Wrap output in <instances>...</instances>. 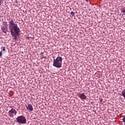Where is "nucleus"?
<instances>
[{
	"label": "nucleus",
	"instance_id": "ddd939ff",
	"mask_svg": "<svg viewBox=\"0 0 125 125\" xmlns=\"http://www.w3.org/2000/svg\"><path fill=\"white\" fill-rule=\"evenodd\" d=\"M100 104H101V103H102V102H103V99H100Z\"/></svg>",
	"mask_w": 125,
	"mask_h": 125
},
{
	"label": "nucleus",
	"instance_id": "423d86ee",
	"mask_svg": "<svg viewBox=\"0 0 125 125\" xmlns=\"http://www.w3.org/2000/svg\"><path fill=\"white\" fill-rule=\"evenodd\" d=\"M78 96L79 97V98H81L82 100H85L86 99V96L84 94V93H78Z\"/></svg>",
	"mask_w": 125,
	"mask_h": 125
},
{
	"label": "nucleus",
	"instance_id": "dca6fc26",
	"mask_svg": "<svg viewBox=\"0 0 125 125\" xmlns=\"http://www.w3.org/2000/svg\"><path fill=\"white\" fill-rule=\"evenodd\" d=\"M86 0V1H88V0Z\"/></svg>",
	"mask_w": 125,
	"mask_h": 125
},
{
	"label": "nucleus",
	"instance_id": "39448f33",
	"mask_svg": "<svg viewBox=\"0 0 125 125\" xmlns=\"http://www.w3.org/2000/svg\"><path fill=\"white\" fill-rule=\"evenodd\" d=\"M3 27H1V30L3 31V33L6 34L7 32V24L6 22H3Z\"/></svg>",
	"mask_w": 125,
	"mask_h": 125
},
{
	"label": "nucleus",
	"instance_id": "20e7f679",
	"mask_svg": "<svg viewBox=\"0 0 125 125\" xmlns=\"http://www.w3.org/2000/svg\"><path fill=\"white\" fill-rule=\"evenodd\" d=\"M8 114L10 118H14V116H16L17 111H16V110L12 108L9 111Z\"/></svg>",
	"mask_w": 125,
	"mask_h": 125
},
{
	"label": "nucleus",
	"instance_id": "2eb2a0df",
	"mask_svg": "<svg viewBox=\"0 0 125 125\" xmlns=\"http://www.w3.org/2000/svg\"><path fill=\"white\" fill-rule=\"evenodd\" d=\"M0 56H2V51L0 52Z\"/></svg>",
	"mask_w": 125,
	"mask_h": 125
},
{
	"label": "nucleus",
	"instance_id": "7ed1b4c3",
	"mask_svg": "<svg viewBox=\"0 0 125 125\" xmlns=\"http://www.w3.org/2000/svg\"><path fill=\"white\" fill-rule=\"evenodd\" d=\"M16 123L19 124L20 125H25L27 123V120L26 118L24 116H18L16 120Z\"/></svg>",
	"mask_w": 125,
	"mask_h": 125
},
{
	"label": "nucleus",
	"instance_id": "9b49d317",
	"mask_svg": "<svg viewBox=\"0 0 125 125\" xmlns=\"http://www.w3.org/2000/svg\"><path fill=\"white\" fill-rule=\"evenodd\" d=\"M70 14H71V16H75V12H71L70 13Z\"/></svg>",
	"mask_w": 125,
	"mask_h": 125
},
{
	"label": "nucleus",
	"instance_id": "f257e3e1",
	"mask_svg": "<svg viewBox=\"0 0 125 125\" xmlns=\"http://www.w3.org/2000/svg\"><path fill=\"white\" fill-rule=\"evenodd\" d=\"M9 28L11 32V35L14 38V40H17V36H19L21 31L18 27L17 24L14 23V21L10 19L9 21Z\"/></svg>",
	"mask_w": 125,
	"mask_h": 125
},
{
	"label": "nucleus",
	"instance_id": "f3484780",
	"mask_svg": "<svg viewBox=\"0 0 125 125\" xmlns=\"http://www.w3.org/2000/svg\"><path fill=\"white\" fill-rule=\"evenodd\" d=\"M124 125H125V124H124Z\"/></svg>",
	"mask_w": 125,
	"mask_h": 125
},
{
	"label": "nucleus",
	"instance_id": "1a4fd4ad",
	"mask_svg": "<svg viewBox=\"0 0 125 125\" xmlns=\"http://www.w3.org/2000/svg\"><path fill=\"white\" fill-rule=\"evenodd\" d=\"M122 96H123V97H124L125 99V89L122 92V94H121Z\"/></svg>",
	"mask_w": 125,
	"mask_h": 125
},
{
	"label": "nucleus",
	"instance_id": "f8f14e48",
	"mask_svg": "<svg viewBox=\"0 0 125 125\" xmlns=\"http://www.w3.org/2000/svg\"><path fill=\"white\" fill-rule=\"evenodd\" d=\"M3 3V0H0V6Z\"/></svg>",
	"mask_w": 125,
	"mask_h": 125
},
{
	"label": "nucleus",
	"instance_id": "9d476101",
	"mask_svg": "<svg viewBox=\"0 0 125 125\" xmlns=\"http://www.w3.org/2000/svg\"><path fill=\"white\" fill-rule=\"evenodd\" d=\"M1 49V50H3V51H5V47L4 46H2Z\"/></svg>",
	"mask_w": 125,
	"mask_h": 125
},
{
	"label": "nucleus",
	"instance_id": "0eeeda50",
	"mask_svg": "<svg viewBox=\"0 0 125 125\" xmlns=\"http://www.w3.org/2000/svg\"><path fill=\"white\" fill-rule=\"evenodd\" d=\"M27 110H28L29 111H30V112H32L34 110V108H33V105H32L31 104H28V106H26Z\"/></svg>",
	"mask_w": 125,
	"mask_h": 125
},
{
	"label": "nucleus",
	"instance_id": "6e6552de",
	"mask_svg": "<svg viewBox=\"0 0 125 125\" xmlns=\"http://www.w3.org/2000/svg\"><path fill=\"white\" fill-rule=\"evenodd\" d=\"M121 12L122 13H124L122 14V16H124V15H125V8H122L121 9Z\"/></svg>",
	"mask_w": 125,
	"mask_h": 125
},
{
	"label": "nucleus",
	"instance_id": "f03ea898",
	"mask_svg": "<svg viewBox=\"0 0 125 125\" xmlns=\"http://www.w3.org/2000/svg\"><path fill=\"white\" fill-rule=\"evenodd\" d=\"M63 59L61 57H58L56 59H54L53 66L56 68H61L62 67V61Z\"/></svg>",
	"mask_w": 125,
	"mask_h": 125
},
{
	"label": "nucleus",
	"instance_id": "4468645a",
	"mask_svg": "<svg viewBox=\"0 0 125 125\" xmlns=\"http://www.w3.org/2000/svg\"><path fill=\"white\" fill-rule=\"evenodd\" d=\"M122 120L123 121L124 123H125V117H124L123 118Z\"/></svg>",
	"mask_w": 125,
	"mask_h": 125
}]
</instances>
